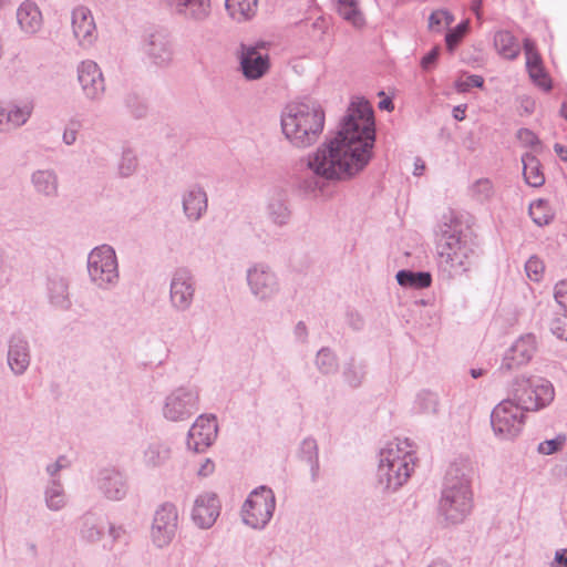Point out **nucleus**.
Here are the masks:
<instances>
[{
    "instance_id": "f704fd0d",
    "label": "nucleus",
    "mask_w": 567,
    "mask_h": 567,
    "mask_svg": "<svg viewBox=\"0 0 567 567\" xmlns=\"http://www.w3.org/2000/svg\"><path fill=\"white\" fill-rule=\"evenodd\" d=\"M33 112L32 103H24L22 105H11L6 107V132L17 130L24 125L31 117Z\"/></svg>"
},
{
    "instance_id": "052dcab7",
    "label": "nucleus",
    "mask_w": 567,
    "mask_h": 567,
    "mask_svg": "<svg viewBox=\"0 0 567 567\" xmlns=\"http://www.w3.org/2000/svg\"><path fill=\"white\" fill-rule=\"evenodd\" d=\"M517 137L526 145L533 146L539 143L538 137L528 128H520Z\"/></svg>"
},
{
    "instance_id": "f257e3e1",
    "label": "nucleus",
    "mask_w": 567,
    "mask_h": 567,
    "mask_svg": "<svg viewBox=\"0 0 567 567\" xmlns=\"http://www.w3.org/2000/svg\"><path fill=\"white\" fill-rule=\"evenodd\" d=\"M375 142V122L371 104L363 97L352 101L334 137L307 156L313 176L300 181V188L315 193L322 188L320 178L347 181L371 161Z\"/></svg>"
},
{
    "instance_id": "3c124183",
    "label": "nucleus",
    "mask_w": 567,
    "mask_h": 567,
    "mask_svg": "<svg viewBox=\"0 0 567 567\" xmlns=\"http://www.w3.org/2000/svg\"><path fill=\"white\" fill-rule=\"evenodd\" d=\"M466 29H467V23L462 22L455 29L450 30L446 33L445 42H446L449 50L452 51L458 44L461 39L464 37Z\"/></svg>"
},
{
    "instance_id": "864d4df0",
    "label": "nucleus",
    "mask_w": 567,
    "mask_h": 567,
    "mask_svg": "<svg viewBox=\"0 0 567 567\" xmlns=\"http://www.w3.org/2000/svg\"><path fill=\"white\" fill-rule=\"evenodd\" d=\"M80 123L71 121L64 128L62 141L65 145L71 146L76 142Z\"/></svg>"
},
{
    "instance_id": "423d86ee",
    "label": "nucleus",
    "mask_w": 567,
    "mask_h": 567,
    "mask_svg": "<svg viewBox=\"0 0 567 567\" xmlns=\"http://www.w3.org/2000/svg\"><path fill=\"white\" fill-rule=\"evenodd\" d=\"M508 398L526 412H537L554 401L555 389L545 378L522 374L512 380Z\"/></svg>"
},
{
    "instance_id": "2eb2a0df",
    "label": "nucleus",
    "mask_w": 567,
    "mask_h": 567,
    "mask_svg": "<svg viewBox=\"0 0 567 567\" xmlns=\"http://www.w3.org/2000/svg\"><path fill=\"white\" fill-rule=\"evenodd\" d=\"M76 73L84 97L93 103L102 101L106 87L99 64L92 60L82 61L76 68Z\"/></svg>"
},
{
    "instance_id": "69168bd1",
    "label": "nucleus",
    "mask_w": 567,
    "mask_h": 567,
    "mask_svg": "<svg viewBox=\"0 0 567 567\" xmlns=\"http://www.w3.org/2000/svg\"><path fill=\"white\" fill-rule=\"evenodd\" d=\"M543 66L542 64V58L538 53H534L526 56V68L527 71L536 68Z\"/></svg>"
},
{
    "instance_id": "09e8293b",
    "label": "nucleus",
    "mask_w": 567,
    "mask_h": 567,
    "mask_svg": "<svg viewBox=\"0 0 567 567\" xmlns=\"http://www.w3.org/2000/svg\"><path fill=\"white\" fill-rule=\"evenodd\" d=\"M550 330L558 339L567 341V312L556 316L550 323Z\"/></svg>"
},
{
    "instance_id": "bb28decb",
    "label": "nucleus",
    "mask_w": 567,
    "mask_h": 567,
    "mask_svg": "<svg viewBox=\"0 0 567 567\" xmlns=\"http://www.w3.org/2000/svg\"><path fill=\"white\" fill-rule=\"evenodd\" d=\"M30 183L37 195L52 199L59 196L60 179L53 168H39L31 173Z\"/></svg>"
},
{
    "instance_id": "6e6d98bb",
    "label": "nucleus",
    "mask_w": 567,
    "mask_h": 567,
    "mask_svg": "<svg viewBox=\"0 0 567 567\" xmlns=\"http://www.w3.org/2000/svg\"><path fill=\"white\" fill-rule=\"evenodd\" d=\"M445 16V10H436L431 13L429 17V28L432 31H441L442 30V23L443 18Z\"/></svg>"
},
{
    "instance_id": "c9c22d12",
    "label": "nucleus",
    "mask_w": 567,
    "mask_h": 567,
    "mask_svg": "<svg viewBox=\"0 0 567 567\" xmlns=\"http://www.w3.org/2000/svg\"><path fill=\"white\" fill-rule=\"evenodd\" d=\"M523 162V175L525 182L532 187H540L545 183V176L542 172V165L539 159L530 154L526 153L522 157Z\"/></svg>"
},
{
    "instance_id": "b1692460",
    "label": "nucleus",
    "mask_w": 567,
    "mask_h": 567,
    "mask_svg": "<svg viewBox=\"0 0 567 567\" xmlns=\"http://www.w3.org/2000/svg\"><path fill=\"white\" fill-rule=\"evenodd\" d=\"M99 491L110 501L123 499L128 491L127 480L115 468H104L96 481Z\"/></svg>"
},
{
    "instance_id": "680f3d73",
    "label": "nucleus",
    "mask_w": 567,
    "mask_h": 567,
    "mask_svg": "<svg viewBox=\"0 0 567 567\" xmlns=\"http://www.w3.org/2000/svg\"><path fill=\"white\" fill-rule=\"evenodd\" d=\"M293 336L296 340L300 343H306L308 341V329L303 321H298L293 329Z\"/></svg>"
},
{
    "instance_id": "9d476101",
    "label": "nucleus",
    "mask_w": 567,
    "mask_h": 567,
    "mask_svg": "<svg viewBox=\"0 0 567 567\" xmlns=\"http://www.w3.org/2000/svg\"><path fill=\"white\" fill-rule=\"evenodd\" d=\"M526 411L508 396L501 401L491 413L494 434L502 440H513L520 434L525 424Z\"/></svg>"
},
{
    "instance_id": "7ed1b4c3",
    "label": "nucleus",
    "mask_w": 567,
    "mask_h": 567,
    "mask_svg": "<svg viewBox=\"0 0 567 567\" xmlns=\"http://www.w3.org/2000/svg\"><path fill=\"white\" fill-rule=\"evenodd\" d=\"M471 467L466 461L454 462L446 471L439 516L445 525L462 523L473 508V494L470 486Z\"/></svg>"
},
{
    "instance_id": "dca6fc26",
    "label": "nucleus",
    "mask_w": 567,
    "mask_h": 567,
    "mask_svg": "<svg viewBox=\"0 0 567 567\" xmlns=\"http://www.w3.org/2000/svg\"><path fill=\"white\" fill-rule=\"evenodd\" d=\"M217 420L214 415H199L190 426L186 445L196 453L205 452L216 440Z\"/></svg>"
},
{
    "instance_id": "e2e57ef3",
    "label": "nucleus",
    "mask_w": 567,
    "mask_h": 567,
    "mask_svg": "<svg viewBox=\"0 0 567 567\" xmlns=\"http://www.w3.org/2000/svg\"><path fill=\"white\" fill-rule=\"evenodd\" d=\"M106 528L113 542L120 540L125 535V529L122 526H116L107 522Z\"/></svg>"
},
{
    "instance_id": "f03ea898",
    "label": "nucleus",
    "mask_w": 567,
    "mask_h": 567,
    "mask_svg": "<svg viewBox=\"0 0 567 567\" xmlns=\"http://www.w3.org/2000/svg\"><path fill=\"white\" fill-rule=\"evenodd\" d=\"M436 243V265L446 280L455 279L471 270L475 262V244L463 224L453 214L444 215Z\"/></svg>"
},
{
    "instance_id": "393cba45",
    "label": "nucleus",
    "mask_w": 567,
    "mask_h": 567,
    "mask_svg": "<svg viewBox=\"0 0 567 567\" xmlns=\"http://www.w3.org/2000/svg\"><path fill=\"white\" fill-rule=\"evenodd\" d=\"M79 537L86 544L100 542L106 529L107 519L100 513L89 511L79 519Z\"/></svg>"
},
{
    "instance_id": "79ce46f5",
    "label": "nucleus",
    "mask_w": 567,
    "mask_h": 567,
    "mask_svg": "<svg viewBox=\"0 0 567 567\" xmlns=\"http://www.w3.org/2000/svg\"><path fill=\"white\" fill-rule=\"evenodd\" d=\"M529 216L537 226L548 225L554 215L544 199H538L529 205Z\"/></svg>"
},
{
    "instance_id": "603ef678",
    "label": "nucleus",
    "mask_w": 567,
    "mask_h": 567,
    "mask_svg": "<svg viewBox=\"0 0 567 567\" xmlns=\"http://www.w3.org/2000/svg\"><path fill=\"white\" fill-rule=\"evenodd\" d=\"M530 79L543 90L549 91L551 89V82L547 78L544 68H536L528 71Z\"/></svg>"
},
{
    "instance_id": "412c9836",
    "label": "nucleus",
    "mask_w": 567,
    "mask_h": 567,
    "mask_svg": "<svg viewBox=\"0 0 567 567\" xmlns=\"http://www.w3.org/2000/svg\"><path fill=\"white\" fill-rule=\"evenodd\" d=\"M220 513V503L215 493L199 494L194 502L192 519L196 526L203 529L210 528Z\"/></svg>"
},
{
    "instance_id": "c85d7f7f",
    "label": "nucleus",
    "mask_w": 567,
    "mask_h": 567,
    "mask_svg": "<svg viewBox=\"0 0 567 567\" xmlns=\"http://www.w3.org/2000/svg\"><path fill=\"white\" fill-rule=\"evenodd\" d=\"M267 216L277 226H285L291 218L287 194L279 189L276 190L267 204Z\"/></svg>"
},
{
    "instance_id": "39448f33",
    "label": "nucleus",
    "mask_w": 567,
    "mask_h": 567,
    "mask_svg": "<svg viewBox=\"0 0 567 567\" xmlns=\"http://www.w3.org/2000/svg\"><path fill=\"white\" fill-rule=\"evenodd\" d=\"M414 461L408 439L388 442L379 453L378 484L383 491H398L411 476Z\"/></svg>"
},
{
    "instance_id": "58836bf2",
    "label": "nucleus",
    "mask_w": 567,
    "mask_h": 567,
    "mask_svg": "<svg viewBox=\"0 0 567 567\" xmlns=\"http://www.w3.org/2000/svg\"><path fill=\"white\" fill-rule=\"evenodd\" d=\"M439 410V396L429 390H421L414 400L412 411L415 414L434 415Z\"/></svg>"
},
{
    "instance_id": "a211bd4d",
    "label": "nucleus",
    "mask_w": 567,
    "mask_h": 567,
    "mask_svg": "<svg viewBox=\"0 0 567 567\" xmlns=\"http://www.w3.org/2000/svg\"><path fill=\"white\" fill-rule=\"evenodd\" d=\"M72 31L78 44L90 49L97 40V29L91 10L84 6L75 7L71 13Z\"/></svg>"
},
{
    "instance_id": "cd10ccee",
    "label": "nucleus",
    "mask_w": 567,
    "mask_h": 567,
    "mask_svg": "<svg viewBox=\"0 0 567 567\" xmlns=\"http://www.w3.org/2000/svg\"><path fill=\"white\" fill-rule=\"evenodd\" d=\"M47 293L50 303L61 310H69L72 306L69 292V280L60 275L48 278Z\"/></svg>"
},
{
    "instance_id": "bf43d9fd",
    "label": "nucleus",
    "mask_w": 567,
    "mask_h": 567,
    "mask_svg": "<svg viewBox=\"0 0 567 567\" xmlns=\"http://www.w3.org/2000/svg\"><path fill=\"white\" fill-rule=\"evenodd\" d=\"M347 323L353 329V330H361L364 326V320L362 316L354 310H349L347 312Z\"/></svg>"
},
{
    "instance_id": "4d7b16f0",
    "label": "nucleus",
    "mask_w": 567,
    "mask_h": 567,
    "mask_svg": "<svg viewBox=\"0 0 567 567\" xmlns=\"http://www.w3.org/2000/svg\"><path fill=\"white\" fill-rule=\"evenodd\" d=\"M65 462L66 458L64 456H59L55 462L47 465L45 471L50 475L51 480L59 478L58 474L66 466Z\"/></svg>"
},
{
    "instance_id": "f3484780",
    "label": "nucleus",
    "mask_w": 567,
    "mask_h": 567,
    "mask_svg": "<svg viewBox=\"0 0 567 567\" xmlns=\"http://www.w3.org/2000/svg\"><path fill=\"white\" fill-rule=\"evenodd\" d=\"M536 351V338L528 333L518 338L505 352L499 371L503 373L516 370L527 364Z\"/></svg>"
},
{
    "instance_id": "c756f323",
    "label": "nucleus",
    "mask_w": 567,
    "mask_h": 567,
    "mask_svg": "<svg viewBox=\"0 0 567 567\" xmlns=\"http://www.w3.org/2000/svg\"><path fill=\"white\" fill-rule=\"evenodd\" d=\"M171 457V447L161 441L147 444L143 451V463L148 468L163 466Z\"/></svg>"
},
{
    "instance_id": "4be33fe9",
    "label": "nucleus",
    "mask_w": 567,
    "mask_h": 567,
    "mask_svg": "<svg viewBox=\"0 0 567 567\" xmlns=\"http://www.w3.org/2000/svg\"><path fill=\"white\" fill-rule=\"evenodd\" d=\"M183 214L190 223L199 221L208 209V195L200 184L189 185L182 194Z\"/></svg>"
},
{
    "instance_id": "1a4fd4ad",
    "label": "nucleus",
    "mask_w": 567,
    "mask_h": 567,
    "mask_svg": "<svg viewBox=\"0 0 567 567\" xmlns=\"http://www.w3.org/2000/svg\"><path fill=\"white\" fill-rule=\"evenodd\" d=\"M276 498L271 488L259 486L250 492L241 508L243 522L255 529H262L272 518Z\"/></svg>"
},
{
    "instance_id": "2f4dec72",
    "label": "nucleus",
    "mask_w": 567,
    "mask_h": 567,
    "mask_svg": "<svg viewBox=\"0 0 567 567\" xmlns=\"http://www.w3.org/2000/svg\"><path fill=\"white\" fill-rule=\"evenodd\" d=\"M43 495L47 508L52 512H60L68 504V496L60 478L50 480Z\"/></svg>"
},
{
    "instance_id": "9b49d317",
    "label": "nucleus",
    "mask_w": 567,
    "mask_h": 567,
    "mask_svg": "<svg viewBox=\"0 0 567 567\" xmlns=\"http://www.w3.org/2000/svg\"><path fill=\"white\" fill-rule=\"evenodd\" d=\"M250 295L259 302L274 300L281 290L277 272L266 262H254L246 269Z\"/></svg>"
},
{
    "instance_id": "49530a36",
    "label": "nucleus",
    "mask_w": 567,
    "mask_h": 567,
    "mask_svg": "<svg viewBox=\"0 0 567 567\" xmlns=\"http://www.w3.org/2000/svg\"><path fill=\"white\" fill-rule=\"evenodd\" d=\"M566 435L558 434L554 439L545 440L538 444L537 451L543 455H551L560 451L566 443Z\"/></svg>"
},
{
    "instance_id": "8fccbe9b",
    "label": "nucleus",
    "mask_w": 567,
    "mask_h": 567,
    "mask_svg": "<svg viewBox=\"0 0 567 567\" xmlns=\"http://www.w3.org/2000/svg\"><path fill=\"white\" fill-rule=\"evenodd\" d=\"M484 84V79L481 75L471 74L466 78H460L455 82V87L458 92H467L472 87H482Z\"/></svg>"
},
{
    "instance_id": "f8f14e48",
    "label": "nucleus",
    "mask_w": 567,
    "mask_h": 567,
    "mask_svg": "<svg viewBox=\"0 0 567 567\" xmlns=\"http://www.w3.org/2000/svg\"><path fill=\"white\" fill-rule=\"evenodd\" d=\"M196 296V279L192 270L179 267L172 272L169 280V306L177 313L190 310Z\"/></svg>"
},
{
    "instance_id": "5701e85b",
    "label": "nucleus",
    "mask_w": 567,
    "mask_h": 567,
    "mask_svg": "<svg viewBox=\"0 0 567 567\" xmlns=\"http://www.w3.org/2000/svg\"><path fill=\"white\" fill-rule=\"evenodd\" d=\"M174 13L187 21L202 23L212 13L210 0H162Z\"/></svg>"
},
{
    "instance_id": "4c0bfd02",
    "label": "nucleus",
    "mask_w": 567,
    "mask_h": 567,
    "mask_svg": "<svg viewBox=\"0 0 567 567\" xmlns=\"http://www.w3.org/2000/svg\"><path fill=\"white\" fill-rule=\"evenodd\" d=\"M315 365L322 375L337 373L339 360L336 352L329 347H322L315 357Z\"/></svg>"
},
{
    "instance_id": "20e7f679",
    "label": "nucleus",
    "mask_w": 567,
    "mask_h": 567,
    "mask_svg": "<svg viewBox=\"0 0 567 567\" xmlns=\"http://www.w3.org/2000/svg\"><path fill=\"white\" fill-rule=\"evenodd\" d=\"M285 137L298 148L315 144L324 126V112L317 102H290L280 116Z\"/></svg>"
},
{
    "instance_id": "774afa93",
    "label": "nucleus",
    "mask_w": 567,
    "mask_h": 567,
    "mask_svg": "<svg viewBox=\"0 0 567 567\" xmlns=\"http://www.w3.org/2000/svg\"><path fill=\"white\" fill-rule=\"evenodd\" d=\"M555 152L560 157L561 161L567 162V147L561 144L556 143L554 146Z\"/></svg>"
},
{
    "instance_id": "e433bc0d",
    "label": "nucleus",
    "mask_w": 567,
    "mask_h": 567,
    "mask_svg": "<svg viewBox=\"0 0 567 567\" xmlns=\"http://www.w3.org/2000/svg\"><path fill=\"white\" fill-rule=\"evenodd\" d=\"M365 374L367 365L362 361H359L354 358H350L343 364L342 378L346 384H348L350 388H359L362 384Z\"/></svg>"
},
{
    "instance_id": "ddd939ff",
    "label": "nucleus",
    "mask_w": 567,
    "mask_h": 567,
    "mask_svg": "<svg viewBox=\"0 0 567 567\" xmlns=\"http://www.w3.org/2000/svg\"><path fill=\"white\" fill-rule=\"evenodd\" d=\"M178 527V512L173 503L165 502L154 513L151 538L157 548L168 546Z\"/></svg>"
},
{
    "instance_id": "aec40b11",
    "label": "nucleus",
    "mask_w": 567,
    "mask_h": 567,
    "mask_svg": "<svg viewBox=\"0 0 567 567\" xmlns=\"http://www.w3.org/2000/svg\"><path fill=\"white\" fill-rule=\"evenodd\" d=\"M142 50L150 63L157 68H168L173 61V43L169 37L164 33L150 34L145 39Z\"/></svg>"
},
{
    "instance_id": "6e6552de",
    "label": "nucleus",
    "mask_w": 567,
    "mask_h": 567,
    "mask_svg": "<svg viewBox=\"0 0 567 567\" xmlns=\"http://www.w3.org/2000/svg\"><path fill=\"white\" fill-rule=\"evenodd\" d=\"M199 410V392L194 385H179L163 400L162 415L168 422H184Z\"/></svg>"
},
{
    "instance_id": "4468645a",
    "label": "nucleus",
    "mask_w": 567,
    "mask_h": 567,
    "mask_svg": "<svg viewBox=\"0 0 567 567\" xmlns=\"http://www.w3.org/2000/svg\"><path fill=\"white\" fill-rule=\"evenodd\" d=\"M238 58L240 71L248 81L260 80L270 69V59L264 42L241 44Z\"/></svg>"
},
{
    "instance_id": "c03bdc74",
    "label": "nucleus",
    "mask_w": 567,
    "mask_h": 567,
    "mask_svg": "<svg viewBox=\"0 0 567 567\" xmlns=\"http://www.w3.org/2000/svg\"><path fill=\"white\" fill-rule=\"evenodd\" d=\"M124 105L132 116L142 118L147 113V105L144 100L135 92H130L124 97Z\"/></svg>"
},
{
    "instance_id": "13d9d810",
    "label": "nucleus",
    "mask_w": 567,
    "mask_h": 567,
    "mask_svg": "<svg viewBox=\"0 0 567 567\" xmlns=\"http://www.w3.org/2000/svg\"><path fill=\"white\" fill-rule=\"evenodd\" d=\"M440 53V48L434 47L421 60V66L424 71H429L436 62Z\"/></svg>"
},
{
    "instance_id": "0e129e2a",
    "label": "nucleus",
    "mask_w": 567,
    "mask_h": 567,
    "mask_svg": "<svg viewBox=\"0 0 567 567\" xmlns=\"http://www.w3.org/2000/svg\"><path fill=\"white\" fill-rule=\"evenodd\" d=\"M215 470V464L210 458H206L204 463L198 468L197 474L199 476H208L210 475Z\"/></svg>"
},
{
    "instance_id": "a19ab883",
    "label": "nucleus",
    "mask_w": 567,
    "mask_h": 567,
    "mask_svg": "<svg viewBox=\"0 0 567 567\" xmlns=\"http://www.w3.org/2000/svg\"><path fill=\"white\" fill-rule=\"evenodd\" d=\"M337 11L346 21L354 27L364 24V18L357 0H337Z\"/></svg>"
},
{
    "instance_id": "6ab92c4d",
    "label": "nucleus",
    "mask_w": 567,
    "mask_h": 567,
    "mask_svg": "<svg viewBox=\"0 0 567 567\" xmlns=\"http://www.w3.org/2000/svg\"><path fill=\"white\" fill-rule=\"evenodd\" d=\"M7 363L16 377L23 375L31 363V348L27 337L18 331L8 340Z\"/></svg>"
},
{
    "instance_id": "7c9ffc66",
    "label": "nucleus",
    "mask_w": 567,
    "mask_h": 567,
    "mask_svg": "<svg viewBox=\"0 0 567 567\" xmlns=\"http://www.w3.org/2000/svg\"><path fill=\"white\" fill-rule=\"evenodd\" d=\"M225 7L234 21L246 22L256 16L258 0H225Z\"/></svg>"
},
{
    "instance_id": "0eeeda50",
    "label": "nucleus",
    "mask_w": 567,
    "mask_h": 567,
    "mask_svg": "<svg viewBox=\"0 0 567 567\" xmlns=\"http://www.w3.org/2000/svg\"><path fill=\"white\" fill-rule=\"evenodd\" d=\"M90 282L101 291H112L120 284V266L115 249L107 244L94 247L87 255Z\"/></svg>"
},
{
    "instance_id": "de8ad7c7",
    "label": "nucleus",
    "mask_w": 567,
    "mask_h": 567,
    "mask_svg": "<svg viewBox=\"0 0 567 567\" xmlns=\"http://www.w3.org/2000/svg\"><path fill=\"white\" fill-rule=\"evenodd\" d=\"M544 269V262L537 256H532L525 264L526 275L533 281L542 279Z\"/></svg>"
},
{
    "instance_id": "37998d69",
    "label": "nucleus",
    "mask_w": 567,
    "mask_h": 567,
    "mask_svg": "<svg viewBox=\"0 0 567 567\" xmlns=\"http://www.w3.org/2000/svg\"><path fill=\"white\" fill-rule=\"evenodd\" d=\"M470 192L475 200L484 203L493 197L494 186L491 179L480 178L471 185Z\"/></svg>"
},
{
    "instance_id": "473e14b6",
    "label": "nucleus",
    "mask_w": 567,
    "mask_h": 567,
    "mask_svg": "<svg viewBox=\"0 0 567 567\" xmlns=\"http://www.w3.org/2000/svg\"><path fill=\"white\" fill-rule=\"evenodd\" d=\"M398 284L403 288L424 289L432 285V275L429 271L399 270L395 275Z\"/></svg>"
},
{
    "instance_id": "ea45409f",
    "label": "nucleus",
    "mask_w": 567,
    "mask_h": 567,
    "mask_svg": "<svg viewBox=\"0 0 567 567\" xmlns=\"http://www.w3.org/2000/svg\"><path fill=\"white\" fill-rule=\"evenodd\" d=\"M300 457L306 461L311 471L312 480L315 481L319 474V456H318V444L313 437H306L299 450Z\"/></svg>"
},
{
    "instance_id": "a18cd8bd",
    "label": "nucleus",
    "mask_w": 567,
    "mask_h": 567,
    "mask_svg": "<svg viewBox=\"0 0 567 567\" xmlns=\"http://www.w3.org/2000/svg\"><path fill=\"white\" fill-rule=\"evenodd\" d=\"M137 166L136 155L131 150H124L118 162V173L122 177L131 176Z\"/></svg>"
},
{
    "instance_id": "a878e982",
    "label": "nucleus",
    "mask_w": 567,
    "mask_h": 567,
    "mask_svg": "<svg viewBox=\"0 0 567 567\" xmlns=\"http://www.w3.org/2000/svg\"><path fill=\"white\" fill-rule=\"evenodd\" d=\"M16 17L20 31L25 35H34L42 29V12L32 0L21 2L17 8Z\"/></svg>"
},
{
    "instance_id": "338daca9",
    "label": "nucleus",
    "mask_w": 567,
    "mask_h": 567,
    "mask_svg": "<svg viewBox=\"0 0 567 567\" xmlns=\"http://www.w3.org/2000/svg\"><path fill=\"white\" fill-rule=\"evenodd\" d=\"M555 560L557 566L554 567H566L567 566V549L557 550L555 554Z\"/></svg>"
},
{
    "instance_id": "5fc2aeb1",
    "label": "nucleus",
    "mask_w": 567,
    "mask_h": 567,
    "mask_svg": "<svg viewBox=\"0 0 567 567\" xmlns=\"http://www.w3.org/2000/svg\"><path fill=\"white\" fill-rule=\"evenodd\" d=\"M554 297L563 308L567 309V279L556 284Z\"/></svg>"
},
{
    "instance_id": "72a5a7b5",
    "label": "nucleus",
    "mask_w": 567,
    "mask_h": 567,
    "mask_svg": "<svg viewBox=\"0 0 567 567\" xmlns=\"http://www.w3.org/2000/svg\"><path fill=\"white\" fill-rule=\"evenodd\" d=\"M494 45L498 54L507 60L516 59L520 52L517 39L507 30H501L495 33Z\"/></svg>"
}]
</instances>
